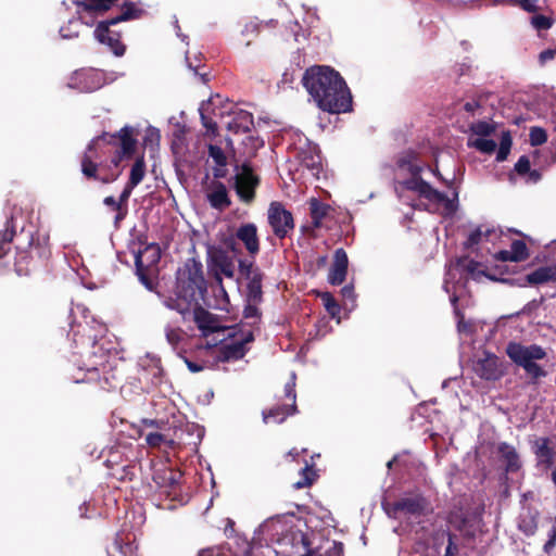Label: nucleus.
<instances>
[{"label":"nucleus","instance_id":"a878e982","mask_svg":"<svg viewBox=\"0 0 556 556\" xmlns=\"http://www.w3.org/2000/svg\"><path fill=\"white\" fill-rule=\"evenodd\" d=\"M288 516H294V513L277 515V516L266 519L261 525L262 533L267 534L271 538L283 534L288 530L287 529Z\"/></svg>","mask_w":556,"mask_h":556},{"label":"nucleus","instance_id":"6e6d98bb","mask_svg":"<svg viewBox=\"0 0 556 556\" xmlns=\"http://www.w3.org/2000/svg\"><path fill=\"white\" fill-rule=\"evenodd\" d=\"M167 342L176 348L182 340V331L180 328H166Z\"/></svg>","mask_w":556,"mask_h":556},{"label":"nucleus","instance_id":"393cba45","mask_svg":"<svg viewBox=\"0 0 556 556\" xmlns=\"http://www.w3.org/2000/svg\"><path fill=\"white\" fill-rule=\"evenodd\" d=\"M108 556H138L135 545V535L117 534L114 542L108 547Z\"/></svg>","mask_w":556,"mask_h":556},{"label":"nucleus","instance_id":"20e7f679","mask_svg":"<svg viewBox=\"0 0 556 556\" xmlns=\"http://www.w3.org/2000/svg\"><path fill=\"white\" fill-rule=\"evenodd\" d=\"M143 14V9L138 8L132 1H126L122 5L119 14L98 23L94 36L101 43L108 45L116 56H122L126 51V46L121 41V35L112 30L111 27L121 22L138 20Z\"/></svg>","mask_w":556,"mask_h":556},{"label":"nucleus","instance_id":"1a4fd4ad","mask_svg":"<svg viewBox=\"0 0 556 556\" xmlns=\"http://www.w3.org/2000/svg\"><path fill=\"white\" fill-rule=\"evenodd\" d=\"M176 285H184L185 289L195 294L206 289V281L203 275V265L195 257L188 258L184 268L177 273Z\"/></svg>","mask_w":556,"mask_h":556},{"label":"nucleus","instance_id":"72a5a7b5","mask_svg":"<svg viewBox=\"0 0 556 556\" xmlns=\"http://www.w3.org/2000/svg\"><path fill=\"white\" fill-rule=\"evenodd\" d=\"M15 233L14 219L11 217L7 220L5 228L0 231V260L10 252Z\"/></svg>","mask_w":556,"mask_h":556},{"label":"nucleus","instance_id":"2eb2a0df","mask_svg":"<svg viewBox=\"0 0 556 556\" xmlns=\"http://www.w3.org/2000/svg\"><path fill=\"white\" fill-rule=\"evenodd\" d=\"M502 282L510 286L527 287L556 282V265L542 266L518 278L502 279Z\"/></svg>","mask_w":556,"mask_h":556},{"label":"nucleus","instance_id":"c9c22d12","mask_svg":"<svg viewBox=\"0 0 556 556\" xmlns=\"http://www.w3.org/2000/svg\"><path fill=\"white\" fill-rule=\"evenodd\" d=\"M482 264L475 261V260H469L467 261L465 264H464V270L470 275V277L475 280H479L480 277L482 276H485L488 277L489 279L493 280V281H501L502 282V279H505L504 277H496L490 273H486L485 270H483L482 268Z\"/></svg>","mask_w":556,"mask_h":556},{"label":"nucleus","instance_id":"69168bd1","mask_svg":"<svg viewBox=\"0 0 556 556\" xmlns=\"http://www.w3.org/2000/svg\"><path fill=\"white\" fill-rule=\"evenodd\" d=\"M201 121L203 126L211 131L212 134H216L217 131V124L212 118L206 117L203 113H201Z\"/></svg>","mask_w":556,"mask_h":556},{"label":"nucleus","instance_id":"a18cd8bd","mask_svg":"<svg viewBox=\"0 0 556 556\" xmlns=\"http://www.w3.org/2000/svg\"><path fill=\"white\" fill-rule=\"evenodd\" d=\"M513 144L511 136L509 131H503L501 141H500V148L496 154V161L497 162H504Z\"/></svg>","mask_w":556,"mask_h":556},{"label":"nucleus","instance_id":"79ce46f5","mask_svg":"<svg viewBox=\"0 0 556 556\" xmlns=\"http://www.w3.org/2000/svg\"><path fill=\"white\" fill-rule=\"evenodd\" d=\"M469 129L473 135L484 138L495 132L496 125L486 121H478L470 124Z\"/></svg>","mask_w":556,"mask_h":556},{"label":"nucleus","instance_id":"338daca9","mask_svg":"<svg viewBox=\"0 0 556 556\" xmlns=\"http://www.w3.org/2000/svg\"><path fill=\"white\" fill-rule=\"evenodd\" d=\"M556 55V50L546 49L542 51L539 55V61L541 64H545L548 61H552Z\"/></svg>","mask_w":556,"mask_h":556},{"label":"nucleus","instance_id":"e433bc0d","mask_svg":"<svg viewBox=\"0 0 556 556\" xmlns=\"http://www.w3.org/2000/svg\"><path fill=\"white\" fill-rule=\"evenodd\" d=\"M136 274L140 280V282L149 290L155 291L159 285L156 278L159 274V269H148V268H139L136 267Z\"/></svg>","mask_w":556,"mask_h":556},{"label":"nucleus","instance_id":"bb28decb","mask_svg":"<svg viewBox=\"0 0 556 556\" xmlns=\"http://www.w3.org/2000/svg\"><path fill=\"white\" fill-rule=\"evenodd\" d=\"M26 250L29 254L35 256L36 269L43 265L51 255L48 239L40 241L39 238L35 239L30 236L28 248Z\"/></svg>","mask_w":556,"mask_h":556},{"label":"nucleus","instance_id":"c756f323","mask_svg":"<svg viewBox=\"0 0 556 556\" xmlns=\"http://www.w3.org/2000/svg\"><path fill=\"white\" fill-rule=\"evenodd\" d=\"M14 267L18 276L29 275L36 269L35 256L29 254L26 249L16 247Z\"/></svg>","mask_w":556,"mask_h":556},{"label":"nucleus","instance_id":"2f4dec72","mask_svg":"<svg viewBox=\"0 0 556 556\" xmlns=\"http://www.w3.org/2000/svg\"><path fill=\"white\" fill-rule=\"evenodd\" d=\"M307 204L313 228H320L323 219L329 214L331 206L317 198H311Z\"/></svg>","mask_w":556,"mask_h":556},{"label":"nucleus","instance_id":"f257e3e1","mask_svg":"<svg viewBox=\"0 0 556 556\" xmlns=\"http://www.w3.org/2000/svg\"><path fill=\"white\" fill-rule=\"evenodd\" d=\"M137 131L126 125L118 131L103 132L93 138L80 156V172L88 181L108 185L123 172L121 164L130 160L137 151Z\"/></svg>","mask_w":556,"mask_h":556},{"label":"nucleus","instance_id":"f03ea898","mask_svg":"<svg viewBox=\"0 0 556 556\" xmlns=\"http://www.w3.org/2000/svg\"><path fill=\"white\" fill-rule=\"evenodd\" d=\"M302 84L317 106L331 114L352 110L351 91L339 72L326 65H313L303 74Z\"/></svg>","mask_w":556,"mask_h":556},{"label":"nucleus","instance_id":"0eeeda50","mask_svg":"<svg viewBox=\"0 0 556 556\" xmlns=\"http://www.w3.org/2000/svg\"><path fill=\"white\" fill-rule=\"evenodd\" d=\"M388 476L393 483H408L425 468L408 452L396 454L387 463Z\"/></svg>","mask_w":556,"mask_h":556},{"label":"nucleus","instance_id":"f8f14e48","mask_svg":"<svg viewBox=\"0 0 556 556\" xmlns=\"http://www.w3.org/2000/svg\"><path fill=\"white\" fill-rule=\"evenodd\" d=\"M496 454L503 464L507 482L510 480L511 483H519L522 463L515 446L507 442H501L497 444Z\"/></svg>","mask_w":556,"mask_h":556},{"label":"nucleus","instance_id":"c85d7f7f","mask_svg":"<svg viewBox=\"0 0 556 556\" xmlns=\"http://www.w3.org/2000/svg\"><path fill=\"white\" fill-rule=\"evenodd\" d=\"M298 412L296 405H276L268 410L263 412V420L265 424L275 422L281 424L287 417L294 415Z\"/></svg>","mask_w":556,"mask_h":556},{"label":"nucleus","instance_id":"4d7b16f0","mask_svg":"<svg viewBox=\"0 0 556 556\" xmlns=\"http://www.w3.org/2000/svg\"><path fill=\"white\" fill-rule=\"evenodd\" d=\"M531 169V163H530V160L527 155H521L517 163L515 164V172L519 175V176H525L527 175L528 172H530Z\"/></svg>","mask_w":556,"mask_h":556},{"label":"nucleus","instance_id":"39448f33","mask_svg":"<svg viewBox=\"0 0 556 556\" xmlns=\"http://www.w3.org/2000/svg\"><path fill=\"white\" fill-rule=\"evenodd\" d=\"M506 354L509 359L521 367L531 378L533 383L547 376V371L536 362L546 357L547 353L544 348L539 344L525 345L520 342L510 341L506 345Z\"/></svg>","mask_w":556,"mask_h":556},{"label":"nucleus","instance_id":"b1692460","mask_svg":"<svg viewBox=\"0 0 556 556\" xmlns=\"http://www.w3.org/2000/svg\"><path fill=\"white\" fill-rule=\"evenodd\" d=\"M210 188L211 190L206 194V198L213 208L224 211L231 205L227 188L222 181H212Z\"/></svg>","mask_w":556,"mask_h":556},{"label":"nucleus","instance_id":"6e6552de","mask_svg":"<svg viewBox=\"0 0 556 556\" xmlns=\"http://www.w3.org/2000/svg\"><path fill=\"white\" fill-rule=\"evenodd\" d=\"M238 271L241 278L247 282L244 301H263V280L265 275L261 268L255 265V262L253 260L239 258Z\"/></svg>","mask_w":556,"mask_h":556},{"label":"nucleus","instance_id":"9d476101","mask_svg":"<svg viewBox=\"0 0 556 556\" xmlns=\"http://www.w3.org/2000/svg\"><path fill=\"white\" fill-rule=\"evenodd\" d=\"M268 223L274 235L279 239L286 238L289 231L294 229L293 215L281 202L274 201L270 203Z\"/></svg>","mask_w":556,"mask_h":556},{"label":"nucleus","instance_id":"412c9836","mask_svg":"<svg viewBox=\"0 0 556 556\" xmlns=\"http://www.w3.org/2000/svg\"><path fill=\"white\" fill-rule=\"evenodd\" d=\"M235 236L237 240L242 242V244L244 245L245 250L248 251L249 255L252 258H254L258 254L261 250V244L257 235V227L255 224L247 223L240 225L237 228Z\"/></svg>","mask_w":556,"mask_h":556},{"label":"nucleus","instance_id":"dca6fc26","mask_svg":"<svg viewBox=\"0 0 556 556\" xmlns=\"http://www.w3.org/2000/svg\"><path fill=\"white\" fill-rule=\"evenodd\" d=\"M118 0H83L76 1L79 18L83 23L92 26L98 15L108 12Z\"/></svg>","mask_w":556,"mask_h":556},{"label":"nucleus","instance_id":"c03bdc74","mask_svg":"<svg viewBox=\"0 0 556 556\" xmlns=\"http://www.w3.org/2000/svg\"><path fill=\"white\" fill-rule=\"evenodd\" d=\"M554 22L555 20L552 15L547 16L543 14H535L530 17L531 26L538 31L551 29L554 25Z\"/></svg>","mask_w":556,"mask_h":556},{"label":"nucleus","instance_id":"473e14b6","mask_svg":"<svg viewBox=\"0 0 556 556\" xmlns=\"http://www.w3.org/2000/svg\"><path fill=\"white\" fill-rule=\"evenodd\" d=\"M193 320L202 331H214L215 326L213 315L195 303L193 307Z\"/></svg>","mask_w":556,"mask_h":556},{"label":"nucleus","instance_id":"9b49d317","mask_svg":"<svg viewBox=\"0 0 556 556\" xmlns=\"http://www.w3.org/2000/svg\"><path fill=\"white\" fill-rule=\"evenodd\" d=\"M207 265L215 271V280L219 283H222L220 275H224L227 278L235 277L233 260L228 255L227 251L220 247H207Z\"/></svg>","mask_w":556,"mask_h":556},{"label":"nucleus","instance_id":"603ef678","mask_svg":"<svg viewBox=\"0 0 556 556\" xmlns=\"http://www.w3.org/2000/svg\"><path fill=\"white\" fill-rule=\"evenodd\" d=\"M530 143L533 147L541 146L547 140L546 131L541 127H532L530 129Z\"/></svg>","mask_w":556,"mask_h":556},{"label":"nucleus","instance_id":"bf43d9fd","mask_svg":"<svg viewBox=\"0 0 556 556\" xmlns=\"http://www.w3.org/2000/svg\"><path fill=\"white\" fill-rule=\"evenodd\" d=\"M513 2L528 13H535L539 10L538 0H513Z\"/></svg>","mask_w":556,"mask_h":556},{"label":"nucleus","instance_id":"3c124183","mask_svg":"<svg viewBox=\"0 0 556 556\" xmlns=\"http://www.w3.org/2000/svg\"><path fill=\"white\" fill-rule=\"evenodd\" d=\"M208 155L213 159L217 166L224 167L227 164V157L223 149L215 144L208 146Z\"/></svg>","mask_w":556,"mask_h":556},{"label":"nucleus","instance_id":"774afa93","mask_svg":"<svg viewBox=\"0 0 556 556\" xmlns=\"http://www.w3.org/2000/svg\"><path fill=\"white\" fill-rule=\"evenodd\" d=\"M494 258L501 262H514L513 254H510V250H501L494 254Z\"/></svg>","mask_w":556,"mask_h":556},{"label":"nucleus","instance_id":"aec40b11","mask_svg":"<svg viewBox=\"0 0 556 556\" xmlns=\"http://www.w3.org/2000/svg\"><path fill=\"white\" fill-rule=\"evenodd\" d=\"M402 186L408 190L418 193L420 198L427 199L432 202H445L448 201L447 197L434 189L428 181L421 176L417 178H408L402 182Z\"/></svg>","mask_w":556,"mask_h":556},{"label":"nucleus","instance_id":"de8ad7c7","mask_svg":"<svg viewBox=\"0 0 556 556\" xmlns=\"http://www.w3.org/2000/svg\"><path fill=\"white\" fill-rule=\"evenodd\" d=\"M263 301H256L255 302H251V301H245V305H244V308H243V317L245 319H254V324L256 321H258L261 319V316H262V313L258 308V305L262 303Z\"/></svg>","mask_w":556,"mask_h":556},{"label":"nucleus","instance_id":"cd10ccee","mask_svg":"<svg viewBox=\"0 0 556 556\" xmlns=\"http://www.w3.org/2000/svg\"><path fill=\"white\" fill-rule=\"evenodd\" d=\"M418 154L413 150L403 152L396 160V166L410 174V178L421 176L424 167L417 163Z\"/></svg>","mask_w":556,"mask_h":556},{"label":"nucleus","instance_id":"37998d69","mask_svg":"<svg viewBox=\"0 0 556 556\" xmlns=\"http://www.w3.org/2000/svg\"><path fill=\"white\" fill-rule=\"evenodd\" d=\"M510 254L515 263L523 262L529 257V249L525 241L514 240L510 244Z\"/></svg>","mask_w":556,"mask_h":556},{"label":"nucleus","instance_id":"0e129e2a","mask_svg":"<svg viewBox=\"0 0 556 556\" xmlns=\"http://www.w3.org/2000/svg\"><path fill=\"white\" fill-rule=\"evenodd\" d=\"M224 244L226 245L227 250L231 251L235 254L241 253V249L239 248L237 243L236 236L229 237L224 240Z\"/></svg>","mask_w":556,"mask_h":556},{"label":"nucleus","instance_id":"a211bd4d","mask_svg":"<svg viewBox=\"0 0 556 556\" xmlns=\"http://www.w3.org/2000/svg\"><path fill=\"white\" fill-rule=\"evenodd\" d=\"M175 296H169L164 301V305L179 313L184 318L190 314L193 304L197 303V294L193 291L185 289L184 285L175 287Z\"/></svg>","mask_w":556,"mask_h":556},{"label":"nucleus","instance_id":"4be33fe9","mask_svg":"<svg viewBox=\"0 0 556 556\" xmlns=\"http://www.w3.org/2000/svg\"><path fill=\"white\" fill-rule=\"evenodd\" d=\"M349 258L344 249L334 251L333 263L329 269L328 281L332 286H340L344 282L348 274Z\"/></svg>","mask_w":556,"mask_h":556},{"label":"nucleus","instance_id":"4c0bfd02","mask_svg":"<svg viewBox=\"0 0 556 556\" xmlns=\"http://www.w3.org/2000/svg\"><path fill=\"white\" fill-rule=\"evenodd\" d=\"M538 511L534 514L528 511L527 515H521L518 523L519 530L530 536L533 535L538 529Z\"/></svg>","mask_w":556,"mask_h":556},{"label":"nucleus","instance_id":"5fc2aeb1","mask_svg":"<svg viewBox=\"0 0 556 556\" xmlns=\"http://www.w3.org/2000/svg\"><path fill=\"white\" fill-rule=\"evenodd\" d=\"M235 119H238L241 126V132H249L253 126V115L249 112L242 111L240 112Z\"/></svg>","mask_w":556,"mask_h":556},{"label":"nucleus","instance_id":"7ed1b4c3","mask_svg":"<svg viewBox=\"0 0 556 556\" xmlns=\"http://www.w3.org/2000/svg\"><path fill=\"white\" fill-rule=\"evenodd\" d=\"M117 365L118 357L115 351L104 350L94 343L83 366L72 374V379L75 383L93 384L99 390L111 391L121 382Z\"/></svg>","mask_w":556,"mask_h":556},{"label":"nucleus","instance_id":"5701e85b","mask_svg":"<svg viewBox=\"0 0 556 556\" xmlns=\"http://www.w3.org/2000/svg\"><path fill=\"white\" fill-rule=\"evenodd\" d=\"M160 260V245L157 243H150L135 254V266L139 268L159 269L157 264Z\"/></svg>","mask_w":556,"mask_h":556},{"label":"nucleus","instance_id":"423d86ee","mask_svg":"<svg viewBox=\"0 0 556 556\" xmlns=\"http://www.w3.org/2000/svg\"><path fill=\"white\" fill-rule=\"evenodd\" d=\"M382 507L389 516L394 518L399 516L421 517L431 511L430 501L417 492H406L402 497L390 501L383 497Z\"/></svg>","mask_w":556,"mask_h":556},{"label":"nucleus","instance_id":"f3484780","mask_svg":"<svg viewBox=\"0 0 556 556\" xmlns=\"http://www.w3.org/2000/svg\"><path fill=\"white\" fill-rule=\"evenodd\" d=\"M253 340V332L249 330L241 339L222 344L218 348L217 359L225 363L243 358L248 352L245 345Z\"/></svg>","mask_w":556,"mask_h":556},{"label":"nucleus","instance_id":"ea45409f","mask_svg":"<svg viewBox=\"0 0 556 556\" xmlns=\"http://www.w3.org/2000/svg\"><path fill=\"white\" fill-rule=\"evenodd\" d=\"M181 478V472L177 470H173L172 468H166L163 470V475L154 478L155 483L159 486H175L179 483V479Z\"/></svg>","mask_w":556,"mask_h":556},{"label":"nucleus","instance_id":"4468645a","mask_svg":"<svg viewBox=\"0 0 556 556\" xmlns=\"http://www.w3.org/2000/svg\"><path fill=\"white\" fill-rule=\"evenodd\" d=\"M473 370L483 380L496 381L505 375L506 368L500 357L484 352V356L475 363Z\"/></svg>","mask_w":556,"mask_h":556},{"label":"nucleus","instance_id":"8fccbe9b","mask_svg":"<svg viewBox=\"0 0 556 556\" xmlns=\"http://www.w3.org/2000/svg\"><path fill=\"white\" fill-rule=\"evenodd\" d=\"M546 520L551 525V529L548 531V540L544 544L543 548L546 554H549L556 546V516L548 517Z\"/></svg>","mask_w":556,"mask_h":556},{"label":"nucleus","instance_id":"13d9d810","mask_svg":"<svg viewBox=\"0 0 556 556\" xmlns=\"http://www.w3.org/2000/svg\"><path fill=\"white\" fill-rule=\"evenodd\" d=\"M285 396L291 401L290 405H296V393H295V375L293 374L292 379L285 384Z\"/></svg>","mask_w":556,"mask_h":556},{"label":"nucleus","instance_id":"09e8293b","mask_svg":"<svg viewBox=\"0 0 556 556\" xmlns=\"http://www.w3.org/2000/svg\"><path fill=\"white\" fill-rule=\"evenodd\" d=\"M291 534H292V540L293 541L299 540L302 543V545L304 546V548L306 549V553L301 556H314L316 554V551H314L311 547V541L306 533H304L301 530H291Z\"/></svg>","mask_w":556,"mask_h":556},{"label":"nucleus","instance_id":"864d4df0","mask_svg":"<svg viewBox=\"0 0 556 556\" xmlns=\"http://www.w3.org/2000/svg\"><path fill=\"white\" fill-rule=\"evenodd\" d=\"M166 441V434L161 432H149L146 435V442L151 448H160Z\"/></svg>","mask_w":556,"mask_h":556},{"label":"nucleus","instance_id":"49530a36","mask_svg":"<svg viewBox=\"0 0 556 556\" xmlns=\"http://www.w3.org/2000/svg\"><path fill=\"white\" fill-rule=\"evenodd\" d=\"M469 146L486 154H492L496 150V142L493 139H486L485 137L477 138L469 142Z\"/></svg>","mask_w":556,"mask_h":556},{"label":"nucleus","instance_id":"680f3d73","mask_svg":"<svg viewBox=\"0 0 556 556\" xmlns=\"http://www.w3.org/2000/svg\"><path fill=\"white\" fill-rule=\"evenodd\" d=\"M447 546L444 556H455L458 553V545L455 543L456 535L450 531L446 532Z\"/></svg>","mask_w":556,"mask_h":556},{"label":"nucleus","instance_id":"6ab92c4d","mask_svg":"<svg viewBox=\"0 0 556 556\" xmlns=\"http://www.w3.org/2000/svg\"><path fill=\"white\" fill-rule=\"evenodd\" d=\"M295 157L298 160L300 168L307 170L308 175L315 179L319 178V174L323 170L321 156L318 153L316 147L306 144L305 148H300L296 151Z\"/></svg>","mask_w":556,"mask_h":556},{"label":"nucleus","instance_id":"ddd939ff","mask_svg":"<svg viewBox=\"0 0 556 556\" xmlns=\"http://www.w3.org/2000/svg\"><path fill=\"white\" fill-rule=\"evenodd\" d=\"M260 177L249 165H243L241 173L235 176V190L239 199L250 204L255 199V190L260 185Z\"/></svg>","mask_w":556,"mask_h":556},{"label":"nucleus","instance_id":"58836bf2","mask_svg":"<svg viewBox=\"0 0 556 556\" xmlns=\"http://www.w3.org/2000/svg\"><path fill=\"white\" fill-rule=\"evenodd\" d=\"M146 175V161L144 156L140 155L136 159L135 163L131 166L130 175L128 182H130V187L138 186Z\"/></svg>","mask_w":556,"mask_h":556},{"label":"nucleus","instance_id":"a19ab883","mask_svg":"<svg viewBox=\"0 0 556 556\" xmlns=\"http://www.w3.org/2000/svg\"><path fill=\"white\" fill-rule=\"evenodd\" d=\"M323 304L331 318H340L341 307L330 292H321L319 294Z\"/></svg>","mask_w":556,"mask_h":556},{"label":"nucleus","instance_id":"7c9ffc66","mask_svg":"<svg viewBox=\"0 0 556 556\" xmlns=\"http://www.w3.org/2000/svg\"><path fill=\"white\" fill-rule=\"evenodd\" d=\"M548 438H538L534 440L532 450L540 464L551 466L554 462V451L549 446Z\"/></svg>","mask_w":556,"mask_h":556},{"label":"nucleus","instance_id":"f704fd0d","mask_svg":"<svg viewBox=\"0 0 556 556\" xmlns=\"http://www.w3.org/2000/svg\"><path fill=\"white\" fill-rule=\"evenodd\" d=\"M301 479L293 484V486H312L319 478V469L315 464H305V467L300 471Z\"/></svg>","mask_w":556,"mask_h":556},{"label":"nucleus","instance_id":"052dcab7","mask_svg":"<svg viewBox=\"0 0 556 556\" xmlns=\"http://www.w3.org/2000/svg\"><path fill=\"white\" fill-rule=\"evenodd\" d=\"M319 556H344V545L341 542L332 541L331 546Z\"/></svg>","mask_w":556,"mask_h":556},{"label":"nucleus","instance_id":"e2e57ef3","mask_svg":"<svg viewBox=\"0 0 556 556\" xmlns=\"http://www.w3.org/2000/svg\"><path fill=\"white\" fill-rule=\"evenodd\" d=\"M481 237H482V231L480 228H477L475 229L473 231L470 232V235L468 236V239H467V245L468 247H473V245H477L480 243L481 241Z\"/></svg>","mask_w":556,"mask_h":556}]
</instances>
